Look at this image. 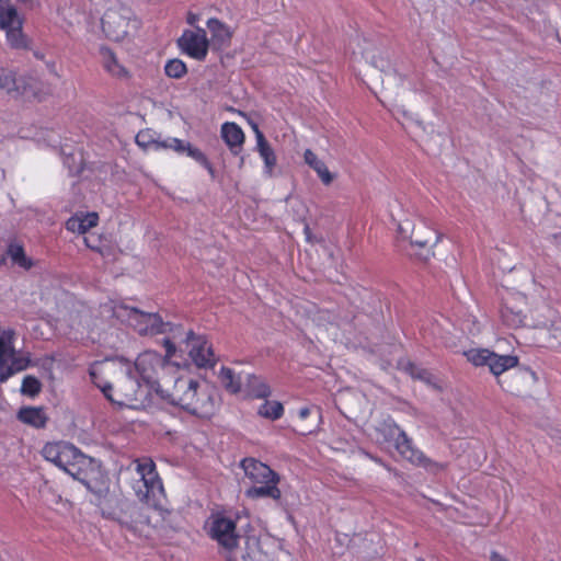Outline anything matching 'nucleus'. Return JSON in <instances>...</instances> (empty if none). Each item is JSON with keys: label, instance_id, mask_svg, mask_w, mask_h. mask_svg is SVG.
I'll return each mask as SVG.
<instances>
[{"label": "nucleus", "instance_id": "f257e3e1", "mask_svg": "<svg viewBox=\"0 0 561 561\" xmlns=\"http://www.w3.org/2000/svg\"><path fill=\"white\" fill-rule=\"evenodd\" d=\"M156 393L169 403L199 417L210 416L215 409L211 396L199 389L198 382L188 376L162 377V385H158Z\"/></svg>", "mask_w": 561, "mask_h": 561}, {"label": "nucleus", "instance_id": "f03ea898", "mask_svg": "<svg viewBox=\"0 0 561 561\" xmlns=\"http://www.w3.org/2000/svg\"><path fill=\"white\" fill-rule=\"evenodd\" d=\"M134 476L130 486L139 501L152 508V512L167 519L171 511L167 506V497L162 481L151 458H139L134 461Z\"/></svg>", "mask_w": 561, "mask_h": 561}, {"label": "nucleus", "instance_id": "7ed1b4c3", "mask_svg": "<svg viewBox=\"0 0 561 561\" xmlns=\"http://www.w3.org/2000/svg\"><path fill=\"white\" fill-rule=\"evenodd\" d=\"M101 314L105 318L117 319L141 335H157L163 333L169 325V323L163 322L162 318L157 312H145L121 300L111 299L102 304Z\"/></svg>", "mask_w": 561, "mask_h": 561}, {"label": "nucleus", "instance_id": "20e7f679", "mask_svg": "<svg viewBox=\"0 0 561 561\" xmlns=\"http://www.w3.org/2000/svg\"><path fill=\"white\" fill-rule=\"evenodd\" d=\"M42 455L45 460L73 479L85 482V468L91 465L92 459L83 455L75 445L66 442H50L43 447Z\"/></svg>", "mask_w": 561, "mask_h": 561}, {"label": "nucleus", "instance_id": "39448f33", "mask_svg": "<svg viewBox=\"0 0 561 561\" xmlns=\"http://www.w3.org/2000/svg\"><path fill=\"white\" fill-rule=\"evenodd\" d=\"M376 431L382 437V442L388 443L393 440L396 449L411 463L422 467L430 473L434 474L444 470L445 466L443 463L433 461L421 450L415 449L405 432L400 430L392 420H385Z\"/></svg>", "mask_w": 561, "mask_h": 561}, {"label": "nucleus", "instance_id": "423d86ee", "mask_svg": "<svg viewBox=\"0 0 561 561\" xmlns=\"http://www.w3.org/2000/svg\"><path fill=\"white\" fill-rule=\"evenodd\" d=\"M140 26L133 10L122 3H112L101 18L102 32L113 42L131 38Z\"/></svg>", "mask_w": 561, "mask_h": 561}, {"label": "nucleus", "instance_id": "0eeeda50", "mask_svg": "<svg viewBox=\"0 0 561 561\" xmlns=\"http://www.w3.org/2000/svg\"><path fill=\"white\" fill-rule=\"evenodd\" d=\"M125 366V376L117 390L108 391L105 398L119 408L139 409L151 399L153 392L134 375L129 364Z\"/></svg>", "mask_w": 561, "mask_h": 561}, {"label": "nucleus", "instance_id": "6e6552de", "mask_svg": "<svg viewBox=\"0 0 561 561\" xmlns=\"http://www.w3.org/2000/svg\"><path fill=\"white\" fill-rule=\"evenodd\" d=\"M16 333L11 328L0 327V382L3 383L15 374L25 370L30 358L15 350Z\"/></svg>", "mask_w": 561, "mask_h": 561}, {"label": "nucleus", "instance_id": "1a4fd4ad", "mask_svg": "<svg viewBox=\"0 0 561 561\" xmlns=\"http://www.w3.org/2000/svg\"><path fill=\"white\" fill-rule=\"evenodd\" d=\"M206 530L208 536L226 551L227 559L231 556H239L240 536L237 533L236 519L221 512L213 513L206 523Z\"/></svg>", "mask_w": 561, "mask_h": 561}, {"label": "nucleus", "instance_id": "9d476101", "mask_svg": "<svg viewBox=\"0 0 561 561\" xmlns=\"http://www.w3.org/2000/svg\"><path fill=\"white\" fill-rule=\"evenodd\" d=\"M149 510L152 511V508L148 505L145 508L134 504H128L117 515L116 520L121 526L125 527L134 535L140 538H149L152 531L159 527L162 522L165 520L161 519L159 515V518L152 520V517L149 514Z\"/></svg>", "mask_w": 561, "mask_h": 561}, {"label": "nucleus", "instance_id": "9b49d317", "mask_svg": "<svg viewBox=\"0 0 561 561\" xmlns=\"http://www.w3.org/2000/svg\"><path fill=\"white\" fill-rule=\"evenodd\" d=\"M397 231L401 239L409 240L412 247L427 250V253L440 239V236L423 218L401 220Z\"/></svg>", "mask_w": 561, "mask_h": 561}, {"label": "nucleus", "instance_id": "f8f14e48", "mask_svg": "<svg viewBox=\"0 0 561 561\" xmlns=\"http://www.w3.org/2000/svg\"><path fill=\"white\" fill-rule=\"evenodd\" d=\"M165 359L154 351H146L138 355L134 364V375L144 383L148 385L153 393L158 391V385H162L159 378V370L163 369Z\"/></svg>", "mask_w": 561, "mask_h": 561}, {"label": "nucleus", "instance_id": "ddd939ff", "mask_svg": "<svg viewBox=\"0 0 561 561\" xmlns=\"http://www.w3.org/2000/svg\"><path fill=\"white\" fill-rule=\"evenodd\" d=\"M3 0H0V28L5 31L11 47L23 48L26 46V39L22 33V19L15 8H3Z\"/></svg>", "mask_w": 561, "mask_h": 561}, {"label": "nucleus", "instance_id": "4468645a", "mask_svg": "<svg viewBox=\"0 0 561 561\" xmlns=\"http://www.w3.org/2000/svg\"><path fill=\"white\" fill-rule=\"evenodd\" d=\"M178 44L183 53L194 59L204 60L207 56L209 41L206 31L202 27L184 31Z\"/></svg>", "mask_w": 561, "mask_h": 561}, {"label": "nucleus", "instance_id": "2eb2a0df", "mask_svg": "<svg viewBox=\"0 0 561 561\" xmlns=\"http://www.w3.org/2000/svg\"><path fill=\"white\" fill-rule=\"evenodd\" d=\"M526 305V296L523 294H508L503 298L500 314L503 323L510 328H518L524 323L523 306Z\"/></svg>", "mask_w": 561, "mask_h": 561}, {"label": "nucleus", "instance_id": "dca6fc26", "mask_svg": "<svg viewBox=\"0 0 561 561\" xmlns=\"http://www.w3.org/2000/svg\"><path fill=\"white\" fill-rule=\"evenodd\" d=\"M186 341L191 343L190 357L196 366L206 368L216 364L213 347L205 336L195 335L193 331H188Z\"/></svg>", "mask_w": 561, "mask_h": 561}, {"label": "nucleus", "instance_id": "f3484780", "mask_svg": "<svg viewBox=\"0 0 561 561\" xmlns=\"http://www.w3.org/2000/svg\"><path fill=\"white\" fill-rule=\"evenodd\" d=\"M241 468L245 477L253 484L279 482V474L272 470L267 465L254 459L245 458L241 461Z\"/></svg>", "mask_w": 561, "mask_h": 561}, {"label": "nucleus", "instance_id": "a211bd4d", "mask_svg": "<svg viewBox=\"0 0 561 561\" xmlns=\"http://www.w3.org/2000/svg\"><path fill=\"white\" fill-rule=\"evenodd\" d=\"M99 54L102 68L110 77L117 80H128L130 78L129 70L119 61L110 47L101 46Z\"/></svg>", "mask_w": 561, "mask_h": 561}, {"label": "nucleus", "instance_id": "6ab92c4d", "mask_svg": "<svg viewBox=\"0 0 561 561\" xmlns=\"http://www.w3.org/2000/svg\"><path fill=\"white\" fill-rule=\"evenodd\" d=\"M115 364L110 360L94 362L91 364L89 374L92 382L102 391L106 397L108 391L113 390L111 382L106 377L114 371Z\"/></svg>", "mask_w": 561, "mask_h": 561}, {"label": "nucleus", "instance_id": "aec40b11", "mask_svg": "<svg viewBox=\"0 0 561 561\" xmlns=\"http://www.w3.org/2000/svg\"><path fill=\"white\" fill-rule=\"evenodd\" d=\"M16 419L33 428H44L49 420L46 410L42 407H23L18 411Z\"/></svg>", "mask_w": 561, "mask_h": 561}, {"label": "nucleus", "instance_id": "412c9836", "mask_svg": "<svg viewBox=\"0 0 561 561\" xmlns=\"http://www.w3.org/2000/svg\"><path fill=\"white\" fill-rule=\"evenodd\" d=\"M171 138L162 139L154 130L147 128L136 135L135 141L144 150L159 151L170 149V147H167V144Z\"/></svg>", "mask_w": 561, "mask_h": 561}, {"label": "nucleus", "instance_id": "4be33fe9", "mask_svg": "<svg viewBox=\"0 0 561 561\" xmlns=\"http://www.w3.org/2000/svg\"><path fill=\"white\" fill-rule=\"evenodd\" d=\"M99 221L96 213H79L70 217L66 222L68 231L83 234L95 227Z\"/></svg>", "mask_w": 561, "mask_h": 561}, {"label": "nucleus", "instance_id": "5701e85b", "mask_svg": "<svg viewBox=\"0 0 561 561\" xmlns=\"http://www.w3.org/2000/svg\"><path fill=\"white\" fill-rule=\"evenodd\" d=\"M207 27L215 45L227 47L230 44L232 31L227 24L216 18H211L207 21Z\"/></svg>", "mask_w": 561, "mask_h": 561}, {"label": "nucleus", "instance_id": "b1692460", "mask_svg": "<svg viewBox=\"0 0 561 561\" xmlns=\"http://www.w3.org/2000/svg\"><path fill=\"white\" fill-rule=\"evenodd\" d=\"M221 137L234 153H237L236 149H240L244 142L243 130L238 124L232 122H227L221 125Z\"/></svg>", "mask_w": 561, "mask_h": 561}, {"label": "nucleus", "instance_id": "393cba45", "mask_svg": "<svg viewBox=\"0 0 561 561\" xmlns=\"http://www.w3.org/2000/svg\"><path fill=\"white\" fill-rule=\"evenodd\" d=\"M518 365V357L515 355H500L491 352L488 367L494 376H500L503 373L516 367Z\"/></svg>", "mask_w": 561, "mask_h": 561}, {"label": "nucleus", "instance_id": "a878e982", "mask_svg": "<svg viewBox=\"0 0 561 561\" xmlns=\"http://www.w3.org/2000/svg\"><path fill=\"white\" fill-rule=\"evenodd\" d=\"M305 162L318 174L324 185L332 183L334 176L327 168L325 163L318 158V156L310 149L304 152Z\"/></svg>", "mask_w": 561, "mask_h": 561}, {"label": "nucleus", "instance_id": "bb28decb", "mask_svg": "<svg viewBox=\"0 0 561 561\" xmlns=\"http://www.w3.org/2000/svg\"><path fill=\"white\" fill-rule=\"evenodd\" d=\"M167 147H170V150H173L180 154L186 153L201 165L205 164L206 161L208 160L205 153L202 152L198 148H195L190 142H185L175 137L169 140Z\"/></svg>", "mask_w": 561, "mask_h": 561}, {"label": "nucleus", "instance_id": "cd10ccee", "mask_svg": "<svg viewBox=\"0 0 561 561\" xmlns=\"http://www.w3.org/2000/svg\"><path fill=\"white\" fill-rule=\"evenodd\" d=\"M256 151L264 162L263 173L267 178L274 175V169L277 164V158L274 149L271 147L267 140L256 144Z\"/></svg>", "mask_w": 561, "mask_h": 561}, {"label": "nucleus", "instance_id": "c85d7f7f", "mask_svg": "<svg viewBox=\"0 0 561 561\" xmlns=\"http://www.w3.org/2000/svg\"><path fill=\"white\" fill-rule=\"evenodd\" d=\"M279 482L261 483L259 486H252L245 491V495L250 499L271 497L279 500L282 492L278 488Z\"/></svg>", "mask_w": 561, "mask_h": 561}, {"label": "nucleus", "instance_id": "c756f323", "mask_svg": "<svg viewBox=\"0 0 561 561\" xmlns=\"http://www.w3.org/2000/svg\"><path fill=\"white\" fill-rule=\"evenodd\" d=\"M0 89L5 90L8 93L21 94L25 98L30 96L26 88L20 91V84L12 71L0 69Z\"/></svg>", "mask_w": 561, "mask_h": 561}, {"label": "nucleus", "instance_id": "7c9ffc66", "mask_svg": "<svg viewBox=\"0 0 561 561\" xmlns=\"http://www.w3.org/2000/svg\"><path fill=\"white\" fill-rule=\"evenodd\" d=\"M247 387L249 393L257 399H265L271 396L270 386L257 376H248Z\"/></svg>", "mask_w": 561, "mask_h": 561}, {"label": "nucleus", "instance_id": "2f4dec72", "mask_svg": "<svg viewBox=\"0 0 561 561\" xmlns=\"http://www.w3.org/2000/svg\"><path fill=\"white\" fill-rule=\"evenodd\" d=\"M257 413L265 419L275 421L283 416L284 407L278 401H265L260 405Z\"/></svg>", "mask_w": 561, "mask_h": 561}, {"label": "nucleus", "instance_id": "473e14b6", "mask_svg": "<svg viewBox=\"0 0 561 561\" xmlns=\"http://www.w3.org/2000/svg\"><path fill=\"white\" fill-rule=\"evenodd\" d=\"M219 377L224 386L232 393H237L241 389V379L239 376H236L233 370L228 367H222L220 369Z\"/></svg>", "mask_w": 561, "mask_h": 561}, {"label": "nucleus", "instance_id": "72a5a7b5", "mask_svg": "<svg viewBox=\"0 0 561 561\" xmlns=\"http://www.w3.org/2000/svg\"><path fill=\"white\" fill-rule=\"evenodd\" d=\"M491 352L488 348H471L465 352V356L472 365L479 366H488L489 359L491 356Z\"/></svg>", "mask_w": 561, "mask_h": 561}, {"label": "nucleus", "instance_id": "f704fd0d", "mask_svg": "<svg viewBox=\"0 0 561 561\" xmlns=\"http://www.w3.org/2000/svg\"><path fill=\"white\" fill-rule=\"evenodd\" d=\"M164 72L169 78L181 79L186 75L187 68L183 60L173 58L167 61Z\"/></svg>", "mask_w": 561, "mask_h": 561}, {"label": "nucleus", "instance_id": "c9c22d12", "mask_svg": "<svg viewBox=\"0 0 561 561\" xmlns=\"http://www.w3.org/2000/svg\"><path fill=\"white\" fill-rule=\"evenodd\" d=\"M8 254L14 264L28 270L32 266L31 260L25 255L24 250L19 244H11Z\"/></svg>", "mask_w": 561, "mask_h": 561}, {"label": "nucleus", "instance_id": "e433bc0d", "mask_svg": "<svg viewBox=\"0 0 561 561\" xmlns=\"http://www.w3.org/2000/svg\"><path fill=\"white\" fill-rule=\"evenodd\" d=\"M402 368L413 378L423 380L427 383L431 382L432 375L426 369H423L411 362L402 364Z\"/></svg>", "mask_w": 561, "mask_h": 561}, {"label": "nucleus", "instance_id": "4c0bfd02", "mask_svg": "<svg viewBox=\"0 0 561 561\" xmlns=\"http://www.w3.org/2000/svg\"><path fill=\"white\" fill-rule=\"evenodd\" d=\"M41 387V382L37 378L33 376H26L23 378L21 392L23 394L34 397L39 393Z\"/></svg>", "mask_w": 561, "mask_h": 561}, {"label": "nucleus", "instance_id": "58836bf2", "mask_svg": "<svg viewBox=\"0 0 561 561\" xmlns=\"http://www.w3.org/2000/svg\"><path fill=\"white\" fill-rule=\"evenodd\" d=\"M241 559L239 556H231L228 557V561H273L266 553L262 552L261 550L253 551L252 556L245 557L243 553H240Z\"/></svg>", "mask_w": 561, "mask_h": 561}, {"label": "nucleus", "instance_id": "ea45409f", "mask_svg": "<svg viewBox=\"0 0 561 561\" xmlns=\"http://www.w3.org/2000/svg\"><path fill=\"white\" fill-rule=\"evenodd\" d=\"M84 243L88 248L99 252L103 256H105L107 254V249L100 245V239L98 237H95L94 234L85 237Z\"/></svg>", "mask_w": 561, "mask_h": 561}, {"label": "nucleus", "instance_id": "a19ab883", "mask_svg": "<svg viewBox=\"0 0 561 561\" xmlns=\"http://www.w3.org/2000/svg\"><path fill=\"white\" fill-rule=\"evenodd\" d=\"M537 327L548 329L553 337H558L557 332L561 330V320L560 319H551L548 321H538Z\"/></svg>", "mask_w": 561, "mask_h": 561}, {"label": "nucleus", "instance_id": "79ce46f5", "mask_svg": "<svg viewBox=\"0 0 561 561\" xmlns=\"http://www.w3.org/2000/svg\"><path fill=\"white\" fill-rule=\"evenodd\" d=\"M249 124H250V126H251V128H252V130H253V133L255 135L256 144L265 141L266 139H265L263 133L261 131L257 123H255L254 121L249 119Z\"/></svg>", "mask_w": 561, "mask_h": 561}, {"label": "nucleus", "instance_id": "37998d69", "mask_svg": "<svg viewBox=\"0 0 561 561\" xmlns=\"http://www.w3.org/2000/svg\"><path fill=\"white\" fill-rule=\"evenodd\" d=\"M371 64H373L376 68L380 69L381 71H385V70H386V66H387L388 61H387L385 58H382V57H378V58L374 59V60L371 61Z\"/></svg>", "mask_w": 561, "mask_h": 561}, {"label": "nucleus", "instance_id": "c03bdc74", "mask_svg": "<svg viewBox=\"0 0 561 561\" xmlns=\"http://www.w3.org/2000/svg\"><path fill=\"white\" fill-rule=\"evenodd\" d=\"M490 561H510V560L502 553L493 550L490 552Z\"/></svg>", "mask_w": 561, "mask_h": 561}, {"label": "nucleus", "instance_id": "a18cd8bd", "mask_svg": "<svg viewBox=\"0 0 561 561\" xmlns=\"http://www.w3.org/2000/svg\"><path fill=\"white\" fill-rule=\"evenodd\" d=\"M298 415L301 420H306L310 415V409L307 407L301 408L298 412Z\"/></svg>", "mask_w": 561, "mask_h": 561}, {"label": "nucleus", "instance_id": "49530a36", "mask_svg": "<svg viewBox=\"0 0 561 561\" xmlns=\"http://www.w3.org/2000/svg\"><path fill=\"white\" fill-rule=\"evenodd\" d=\"M186 20H187V23L190 25H195V23L198 21V15L195 14V13L190 12L187 14V19Z\"/></svg>", "mask_w": 561, "mask_h": 561}, {"label": "nucleus", "instance_id": "de8ad7c7", "mask_svg": "<svg viewBox=\"0 0 561 561\" xmlns=\"http://www.w3.org/2000/svg\"><path fill=\"white\" fill-rule=\"evenodd\" d=\"M203 167L208 171V173L210 174L211 178H215V170H214L211 163L209 162V160H207L206 163L203 164Z\"/></svg>", "mask_w": 561, "mask_h": 561}, {"label": "nucleus", "instance_id": "09e8293b", "mask_svg": "<svg viewBox=\"0 0 561 561\" xmlns=\"http://www.w3.org/2000/svg\"><path fill=\"white\" fill-rule=\"evenodd\" d=\"M165 346H167V354H168V356H172V354L174 352L173 344L169 340H165Z\"/></svg>", "mask_w": 561, "mask_h": 561}, {"label": "nucleus", "instance_id": "8fccbe9b", "mask_svg": "<svg viewBox=\"0 0 561 561\" xmlns=\"http://www.w3.org/2000/svg\"><path fill=\"white\" fill-rule=\"evenodd\" d=\"M367 457H368L369 459H371L373 461H375L376 463H378V465H380V466H382V467H385V468H388V467H387V465H386V463H385L380 458H378V457H374V456H371V455H369V454H367Z\"/></svg>", "mask_w": 561, "mask_h": 561}, {"label": "nucleus", "instance_id": "3c124183", "mask_svg": "<svg viewBox=\"0 0 561 561\" xmlns=\"http://www.w3.org/2000/svg\"><path fill=\"white\" fill-rule=\"evenodd\" d=\"M21 4H24L26 8L32 9L35 4L34 0H18Z\"/></svg>", "mask_w": 561, "mask_h": 561}, {"label": "nucleus", "instance_id": "603ef678", "mask_svg": "<svg viewBox=\"0 0 561 561\" xmlns=\"http://www.w3.org/2000/svg\"><path fill=\"white\" fill-rule=\"evenodd\" d=\"M551 436L553 439L558 440L559 444H561V435L552 434Z\"/></svg>", "mask_w": 561, "mask_h": 561}, {"label": "nucleus", "instance_id": "864d4df0", "mask_svg": "<svg viewBox=\"0 0 561 561\" xmlns=\"http://www.w3.org/2000/svg\"><path fill=\"white\" fill-rule=\"evenodd\" d=\"M547 311L551 317L556 318V312L553 310L547 308Z\"/></svg>", "mask_w": 561, "mask_h": 561}]
</instances>
